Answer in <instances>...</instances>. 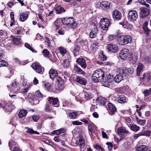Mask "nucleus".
<instances>
[{"mask_svg":"<svg viewBox=\"0 0 151 151\" xmlns=\"http://www.w3.org/2000/svg\"><path fill=\"white\" fill-rule=\"evenodd\" d=\"M72 123L73 124L76 125H80L82 124L81 122H79L78 121H73Z\"/></svg>","mask_w":151,"mask_h":151,"instance_id":"nucleus-55","label":"nucleus"},{"mask_svg":"<svg viewBox=\"0 0 151 151\" xmlns=\"http://www.w3.org/2000/svg\"><path fill=\"white\" fill-rule=\"evenodd\" d=\"M68 116L70 119H74L78 116V114L76 112L73 111L69 114Z\"/></svg>","mask_w":151,"mask_h":151,"instance_id":"nucleus-34","label":"nucleus"},{"mask_svg":"<svg viewBox=\"0 0 151 151\" xmlns=\"http://www.w3.org/2000/svg\"><path fill=\"white\" fill-rule=\"evenodd\" d=\"M129 133V131L124 127H121L117 129V133L120 136H123L125 134H128Z\"/></svg>","mask_w":151,"mask_h":151,"instance_id":"nucleus-15","label":"nucleus"},{"mask_svg":"<svg viewBox=\"0 0 151 151\" xmlns=\"http://www.w3.org/2000/svg\"><path fill=\"white\" fill-rule=\"evenodd\" d=\"M75 143L79 145L81 149H83L85 146V141L83 137L81 135L77 136L75 139ZM82 150L81 149V151Z\"/></svg>","mask_w":151,"mask_h":151,"instance_id":"nucleus-5","label":"nucleus"},{"mask_svg":"<svg viewBox=\"0 0 151 151\" xmlns=\"http://www.w3.org/2000/svg\"><path fill=\"white\" fill-rule=\"evenodd\" d=\"M123 79V76L121 73L117 75L114 78V80L117 83H119Z\"/></svg>","mask_w":151,"mask_h":151,"instance_id":"nucleus-24","label":"nucleus"},{"mask_svg":"<svg viewBox=\"0 0 151 151\" xmlns=\"http://www.w3.org/2000/svg\"><path fill=\"white\" fill-rule=\"evenodd\" d=\"M27 113V111L26 110H21L19 114V116L20 118H23L26 116Z\"/></svg>","mask_w":151,"mask_h":151,"instance_id":"nucleus-37","label":"nucleus"},{"mask_svg":"<svg viewBox=\"0 0 151 151\" xmlns=\"http://www.w3.org/2000/svg\"><path fill=\"white\" fill-rule=\"evenodd\" d=\"M101 5H102L104 7L108 8L109 7L108 2L106 1H102L101 3Z\"/></svg>","mask_w":151,"mask_h":151,"instance_id":"nucleus-52","label":"nucleus"},{"mask_svg":"<svg viewBox=\"0 0 151 151\" xmlns=\"http://www.w3.org/2000/svg\"><path fill=\"white\" fill-rule=\"evenodd\" d=\"M32 119L35 122H37L39 119V117L37 115H34L32 116Z\"/></svg>","mask_w":151,"mask_h":151,"instance_id":"nucleus-57","label":"nucleus"},{"mask_svg":"<svg viewBox=\"0 0 151 151\" xmlns=\"http://www.w3.org/2000/svg\"><path fill=\"white\" fill-rule=\"evenodd\" d=\"M35 96L38 98H42L43 97V95L41 92L39 91H37L35 93Z\"/></svg>","mask_w":151,"mask_h":151,"instance_id":"nucleus-48","label":"nucleus"},{"mask_svg":"<svg viewBox=\"0 0 151 151\" xmlns=\"http://www.w3.org/2000/svg\"><path fill=\"white\" fill-rule=\"evenodd\" d=\"M14 13L12 12H11L10 13V17L11 18V20H12L13 21H15L14 19Z\"/></svg>","mask_w":151,"mask_h":151,"instance_id":"nucleus-64","label":"nucleus"},{"mask_svg":"<svg viewBox=\"0 0 151 151\" xmlns=\"http://www.w3.org/2000/svg\"><path fill=\"white\" fill-rule=\"evenodd\" d=\"M26 132L30 134H39V133L38 132H37L36 131H34L32 129H30L29 128H27V130L26 131Z\"/></svg>","mask_w":151,"mask_h":151,"instance_id":"nucleus-39","label":"nucleus"},{"mask_svg":"<svg viewBox=\"0 0 151 151\" xmlns=\"http://www.w3.org/2000/svg\"><path fill=\"white\" fill-rule=\"evenodd\" d=\"M138 17L137 13L136 11L131 10L129 11L128 18L129 21L134 22L136 20Z\"/></svg>","mask_w":151,"mask_h":151,"instance_id":"nucleus-6","label":"nucleus"},{"mask_svg":"<svg viewBox=\"0 0 151 151\" xmlns=\"http://www.w3.org/2000/svg\"><path fill=\"white\" fill-rule=\"evenodd\" d=\"M106 144L108 146V148L109 150H111L113 148V145L111 142H107Z\"/></svg>","mask_w":151,"mask_h":151,"instance_id":"nucleus-61","label":"nucleus"},{"mask_svg":"<svg viewBox=\"0 0 151 151\" xmlns=\"http://www.w3.org/2000/svg\"><path fill=\"white\" fill-rule=\"evenodd\" d=\"M131 40V37L129 36H121L118 38L117 42L120 45H123L130 43Z\"/></svg>","mask_w":151,"mask_h":151,"instance_id":"nucleus-3","label":"nucleus"},{"mask_svg":"<svg viewBox=\"0 0 151 151\" xmlns=\"http://www.w3.org/2000/svg\"><path fill=\"white\" fill-rule=\"evenodd\" d=\"M45 110L47 112H49L52 110V108L50 105L49 104H47L46 105V107Z\"/></svg>","mask_w":151,"mask_h":151,"instance_id":"nucleus-51","label":"nucleus"},{"mask_svg":"<svg viewBox=\"0 0 151 151\" xmlns=\"http://www.w3.org/2000/svg\"><path fill=\"white\" fill-rule=\"evenodd\" d=\"M59 50L60 53L63 56L66 52V49L63 47H60Z\"/></svg>","mask_w":151,"mask_h":151,"instance_id":"nucleus-50","label":"nucleus"},{"mask_svg":"<svg viewBox=\"0 0 151 151\" xmlns=\"http://www.w3.org/2000/svg\"><path fill=\"white\" fill-rule=\"evenodd\" d=\"M85 98L86 100L91 99L92 97V94L89 92H84L83 93Z\"/></svg>","mask_w":151,"mask_h":151,"instance_id":"nucleus-36","label":"nucleus"},{"mask_svg":"<svg viewBox=\"0 0 151 151\" xmlns=\"http://www.w3.org/2000/svg\"><path fill=\"white\" fill-rule=\"evenodd\" d=\"M119 24L121 25L123 27L125 28L127 27V22H126L122 21L119 23Z\"/></svg>","mask_w":151,"mask_h":151,"instance_id":"nucleus-59","label":"nucleus"},{"mask_svg":"<svg viewBox=\"0 0 151 151\" xmlns=\"http://www.w3.org/2000/svg\"><path fill=\"white\" fill-rule=\"evenodd\" d=\"M55 10L58 14H60L64 12L65 10L61 6H58L55 8Z\"/></svg>","mask_w":151,"mask_h":151,"instance_id":"nucleus-32","label":"nucleus"},{"mask_svg":"<svg viewBox=\"0 0 151 151\" xmlns=\"http://www.w3.org/2000/svg\"><path fill=\"white\" fill-rule=\"evenodd\" d=\"M130 55L129 51L127 48H124L120 51L119 57L121 59L125 60Z\"/></svg>","mask_w":151,"mask_h":151,"instance_id":"nucleus-7","label":"nucleus"},{"mask_svg":"<svg viewBox=\"0 0 151 151\" xmlns=\"http://www.w3.org/2000/svg\"><path fill=\"white\" fill-rule=\"evenodd\" d=\"M117 100L120 103H124L127 102V99L124 96L121 95L118 97Z\"/></svg>","mask_w":151,"mask_h":151,"instance_id":"nucleus-26","label":"nucleus"},{"mask_svg":"<svg viewBox=\"0 0 151 151\" xmlns=\"http://www.w3.org/2000/svg\"><path fill=\"white\" fill-rule=\"evenodd\" d=\"M64 88V86L62 81H60L56 84L55 88L51 91L55 93H58L63 90Z\"/></svg>","mask_w":151,"mask_h":151,"instance_id":"nucleus-8","label":"nucleus"},{"mask_svg":"<svg viewBox=\"0 0 151 151\" xmlns=\"http://www.w3.org/2000/svg\"><path fill=\"white\" fill-rule=\"evenodd\" d=\"M104 72L101 69L96 70L93 73L92 78L95 82H102V85L106 87H109L113 81L112 77L110 74L106 76L104 78Z\"/></svg>","mask_w":151,"mask_h":151,"instance_id":"nucleus-1","label":"nucleus"},{"mask_svg":"<svg viewBox=\"0 0 151 151\" xmlns=\"http://www.w3.org/2000/svg\"><path fill=\"white\" fill-rule=\"evenodd\" d=\"M143 93L145 96H147L151 94V88H150L148 90H146L143 91Z\"/></svg>","mask_w":151,"mask_h":151,"instance_id":"nucleus-43","label":"nucleus"},{"mask_svg":"<svg viewBox=\"0 0 151 151\" xmlns=\"http://www.w3.org/2000/svg\"><path fill=\"white\" fill-rule=\"evenodd\" d=\"M11 88H10L9 91L10 92H13L18 86V84L16 82L12 83L11 84Z\"/></svg>","mask_w":151,"mask_h":151,"instance_id":"nucleus-35","label":"nucleus"},{"mask_svg":"<svg viewBox=\"0 0 151 151\" xmlns=\"http://www.w3.org/2000/svg\"><path fill=\"white\" fill-rule=\"evenodd\" d=\"M60 19H57L53 23V25H60Z\"/></svg>","mask_w":151,"mask_h":151,"instance_id":"nucleus-54","label":"nucleus"},{"mask_svg":"<svg viewBox=\"0 0 151 151\" xmlns=\"http://www.w3.org/2000/svg\"><path fill=\"white\" fill-rule=\"evenodd\" d=\"M143 132H141L140 133L137 134H135L134 135V138L135 139H137L138 137L140 136H143Z\"/></svg>","mask_w":151,"mask_h":151,"instance_id":"nucleus-53","label":"nucleus"},{"mask_svg":"<svg viewBox=\"0 0 151 151\" xmlns=\"http://www.w3.org/2000/svg\"><path fill=\"white\" fill-rule=\"evenodd\" d=\"M22 91L21 89L19 87H17L16 89H15L13 92L16 94H17L19 93H20V92Z\"/></svg>","mask_w":151,"mask_h":151,"instance_id":"nucleus-56","label":"nucleus"},{"mask_svg":"<svg viewBox=\"0 0 151 151\" xmlns=\"http://www.w3.org/2000/svg\"><path fill=\"white\" fill-rule=\"evenodd\" d=\"M143 69V65L142 63H139L137 70V74L138 76H139L141 70Z\"/></svg>","mask_w":151,"mask_h":151,"instance_id":"nucleus-31","label":"nucleus"},{"mask_svg":"<svg viewBox=\"0 0 151 151\" xmlns=\"http://www.w3.org/2000/svg\"><path fill=\"white\" fill-rule=\"evenodd\" d=\"M48 101L50 104H52L54 106L58 107L59 106L58 103V99L57 98L49 97Z\"/></svg>","mask_w":151,"mask_h":151,"instance_id":"nucleus-19","label":"nucleus"},{"mask_svg":"<svg viewBox=\"0 0 151 151\" xmlns=\"http://www.w3.org/2000/svg\"><path fill=\"white\" fill-rule=\"evenodd\" d=\"M79 42L80 44L82 46H86L88 44L87 41L86 40H81Z\"/></svg>","mask_w":151,"mask_h":151,"instance_id":"nucleus-47","label":"nucleus"},{"mask_svg":"<svg viewBox=\"0 0 151 151\" xmlns=\"http://www.w3.org/2000/svg\"><path fill=\"white\" fill-rule=\"evenodd\" d=\"M129 127L131 130L135 132L138 131L139 129V127L136 124H131Z\"/></svg>","mask_w":151,"mask_h":151,"instance_id":"nucleus-33","label":"nucleus"},{"mask_svg":"<svg viewBox=\"0 0 151 151\" xmlns=\"http://www.w3.org/2000/svg\"><path fill=\"white\" fill-rule=\"evenodd\" d=\"M43 86L47 90L52 92L51 91L53 90V89L52 88V86L50 83L47 82H44L43 83Z\"/></svg>","mask_w":151,"mask_h":151,"instance_id":"nucleus-25","label":"nucleus"},{"mask_svg":"<svg viewBox=\"0 0 151 151\" xmlns=\"http://www.w3.org/2000/svg\"><path fill=\"white\" fill-rule=\"evenodd\" d=\"M8 65V63L5 61L0 59V67L6 66Z\"/></svg>","mask_w":151,"mask_h":151,"instance_id":"nucleus-45","label":"nucleus"},{"mask_svg":"<svg viewBox=\"0 0 151 151\" xmlns=\"http://www.w3.org/2000/svg\"><path fill=\"white\" fill-rule=\"evenodd\" d=\"M111 24L109 20L106 18H101L100 22V26L103 30L107 31Z\"/></svg>","mask_w":151,"mask_h":151,"instance_id":"nucleus-4","label":"nucleus"},{"mask_svg":"<svg viewBox=\"0 0 151 151\" xmlns=\"http://www.w3.org/2000/svg\"><path fill=\"white\" fill-rule=\"evenodd\" d=\"M137 123L139 125L142 126H144L146 123V120L145 119H139L138 118H136Z\"/></svg>","mask_w":151,"mask_h":151,"instance_id":"nucleus-38","label":"nucleus"},{"mask_svg":"<svg viewBox=\"0 0 151 151\" xmlns=\"http://www.w3.org/2000/svg\"><path fill=\"white\" fill-rule=\"evenodd\" d=\"M97 27L95 24L93 25V28L92 29L90 32L89 35L91 38H94L96 37L98 32Z\"/></svg>","mask_w":151,"mask_h":151,"instance_id":"nucleus-16","label":"nucleus"},{"mask_svg":"<svg viewBox=\"0 0 151 151\" xmlns=\"http://www.w3.org/2000/svg\"><path fill=\"white\" fill-rule=\"evenodd\" d=\"M73 70L77 74L84 75L86 73L84 71L77 65L74 66Z\"/></svg>","mask_w":151,"mask_h":151,"instance_id":"nucleus-22","label":"nucleus"},{"mask_svg":"<svg viewBox=\"0 0 151 151\" xmlns=\"http://www.w3.org/2000/svg\"><path fill=\"white\" fill-rule=\"evenodd\" d=\"M61 21L64 24L70 27L75 28L77 25V23L72 17L63 18L61 19Z\"/></svg>","mask_w":151,"mask_h":151,"instance_id":"nucleus-2","label":"nucleus"},{"mask_svg":"<svg viewBox=\"0 0 151 151\" xmlns=\"http://www.w3.org/2000/svg\"><path fill=\"white\" fill-rule=\"evenodd\" d=\"M107 48L109 52L112 53L116 52L118 50L117 46L113 44H109L107 46Z\"/></svg>","mask_w":151,"mask_h":151,"instance_id":"nucleus-11","label":"nucleus"},{"mask_svg":"<svg viewBox=\"0 0 151 151\" xmlns=\"http://www.w3.org/2000/svg\"><path fill=\"white\" fill-rule=\"evenodd\" d=\"M45 42L46 44L49 46L50 45V41L49 40V38L47 37H46L45 38Z\"/></svg>","mask_w":151,"mask_h":151,"instance_id":"nucleus-60","label":"nucleus"},{"mask_svg":"<svg viewBox=\"0 0 151 151\" xmlns=\"http://www.w3.org/2000/svg\"><path fill=\"white\" fill-rule=\"evenodd\" d=\"M3 108L7 112H11L12 110V106L9 104H6Z\"/></svg>","mask_w":151,"mask_h":151,"instance_id":"nucleus-30","label":"nucleus"},{"mask_svg":"<svg viewBox=\"0 0 151 151\" xmlns=\"http://www.w3.org/2000/svg\"><path fill=\"white\" fill-rule=\"evenodd\" d=\"M13 43L17 45H20L21 44L20 37L17 36V37H13Z\"/></svg>","mask_w":151,"mask_h":151,"instance_id":"nucleus-28","label":"nucleus"},{"mask_svg":"<svg viewBox=\"0 0 151 151\" xmlns=\"http://www.w3.org/2000/svg\"><path fill=\"white\" fill-rule=\"evenodd\" d=\"M76 81L78 83L83 85L87 84V80L81 76H78L76 79Z\"/></svg>","mask_w":151,"mask_h":151,"instance_id":"nucleus-21","label":"nucleus"},{"mask_svg":"<svg viewBox=\"0 0 151 151\" xmlns=\"http://www.w3.org/2000/svg\"><path fill=\"white\" fill-rule=\"evenodd\" d=\"M98 57L100 60L102 61H105L107 59L106 56L104 55L102 51H100L99 52Z\"/></svg>","mask_w":151,"mask_h":151,"instance_id":"nucleus-29","label":"nucleus"},{"mask_svg":"<svg viewBox=\"0 0 151 151\" xmlns=\"http://www.w3.org/2000/svg\"><path fill=\"white\" fill-rule=\"evenodd\" d=\"M147 147L145 145H140L136 148V151H147Z\"/></svg>","mask_w":151,"mask_h":151,"instance_id":"nucleus-27","label":"nucleus"},{"mask_svg":"<svg viewBox=\"0 0 151 151\" xmlns=\"http://www.w3.org/2000/svg\"><path fill=\"white\" fill-rule=\"evenodd\" d=\"M140 11V17L142 19L147 17L150 12V10L149 9L144 7L141 8Z\"/></svg>","mask_w":151,"mask_h":151,"instance_id":"nucleus-10","label":"nucleus"},{"mask_svg":"<svg viewBox=\"0 0 151 151\" xmlns=\"http://www.w3.org/2000/svg\"><path fill=\"white\" fill-rule=\"evenodd\" d=\"M67 58L63 60L62 65L64 68H66L70 66V62L71 61V57L68 54H67Z\"/></svg>","mask_w":151,"mask_h":151,"instance_id":"nucleus-13","label":"nucleus"},{"mask_svg":"<svg viewBox=\"0 0 151 151\" xmlns=\"http://www.w3.org/2000/svg\"><path fill=\"white\" fill-rule=\"evenodd\" d=\"M148 24L147 22H145L143 24L142 28L145 32L147 36H149L151 33V31L147 27Z\"/></svg>","mask_w":151,"mask_h":151,"instance_id":"nucleus-18","label":"nucleus"},{"mask_svg":"<svg viewBox=\"0 0 151 151\" xmlns=\"http://www.w3.org/2000/svg\"><path fill=\"white\" fill-rule=\"evenodd\" d=\"M145 79H147L148 81H150L151 79V77L150 74L148 73H146V77Z\"/></svg>","mask_w":151,"mask_h":151,"instance_id":"nucleus-62","label":"nucleus"},{"mask_svg":"<svg viewBox=\"0 0 151 151\" xmlns=\"http://www.w3.org/2000/svg\"><path fill=\"white\" fill-rule=\"evenodd\" d=\"M31 67L36 72L40 74H42V69L39 63H33Z\"/></svg>","mask_w":151,"mask_h":151,"instance_id":"nucleus-9","label":"nucleus"},{"mask_svg":"<svg viewBox=\"0 0 151 151\" xmlns=\"http://www.w3.org/2000/svg\"><path fill=\"white\" fill-rule=\"evenodd\" d=\"M28 16L27 12L21 13L19 14L20 20L24 22L27 19Z\"/></svg>","mask_w":151,"mask_h":151,"instance_id":"nucleus-23","label":"nucleus"},{"mask_svg":"<svg viewBox=\"0 0 151 151\" xmlns=\"http://www.w3.org/2000/svg\"><path fill=\"white\" fill-rule=\"evenodd\" d=\"M93 123H88V131L91 133V134H92L93 132Z\"/></svg>","mask_w":151,"mask_h":151,"instance_id":"nucleus-41","label":"nucleus"},{"mask_svg":"<svg viewBox=\"0 0 151 151\" xmlns=\"http://www.w3.org/2000/svg\"><path fill=\"white\" fill-rule=\"evenodd\" d=\"M112 17L114 20L118 21L121 19L122 14L119 11L115 10L112 12Z\"/></svg>","mask_w":151,"mask_h":151,"instance_id":"nucleus-14","label":"nucleus"},{"mask_svg":"<svg viewBox=\"0 0 151 151\" xmlns=\"http://www.w3.org/2000/svg\"><path fill=\"white\" fill-rule=\"evenodd\" d=\"M16 142L13 139H11L9 143V145L10 150H11L12 148L14 146L16 145Z\"/></svg>","mask_w":151,"mask_h":151,"instance_id":"nucleus-40","label":"nucleus"},{"mask_svg":"<svg viewBox=\"0 0 151 151\" xmlns=\"http://www.w3.org/2000/svg\"><path fill=\"white\" fill-rule=\"evenodd\" d=\"M43 54L45 57H49V52L46 49L42 51Z\"/></svg>","mask_w":151,"mask_h":151,"instance_id":"nucleus-49","label":"nucleus"},{"mask_svg":"<svg viewBox=\"0 0 151 151\" xmlns=\"http://www.w3.org/2000/svg\"><path fill=\"white\" fill-rule=\"evenodd\" d=\"M76 62L78 65H80L81 67L85 68L86 67V63L85 59L82 58H79L77 59Z\"/></svg>","mask_w":151,"mask_h":151,"instance_id":"nucleus-17","label":"nucleus"},{"mask_svg":"<svg viewBox=\"0 0 151 151\" xmlns=\"http://www.w3.org/2000/svg\"><path fill=\"white\" fill-rule=\"evenodd\" d=\"M50 75V77L52 79H54V78L58 76V73L57 71L54 69H50L49 71Z\"/></svg>","mask_w":151,"mask_h":151,"instance_id":"nucleus-20","label":"nucleus"},{"mask_svg":"<svg viewBox=\"0 0 151 151\" xmlns=\"http://www.w3.org/2000/svg\"><path fill=\"white\" fill-rule=\"evenodd\" d=\"M108 110L110 115H113L116 111V109L114 104L109 103L108 105Z\"/></svg>","mask_w":151,"mask_h":151,"instance_id":"nucleus-12","label":"nucleus"},{"mask_svg":"<svg viewBox=\"0 0 151 151\" xmlns=\"http://www.w3.org/2000/svg\"><path fill=\"white\" fill-rule=\"evenodd\" d=\"M127 70L128 73H129V74H130L133 73L134 72V70L132 68H128L127 69Z\"/></svg>","mask_w":151,"mask_h":151,"instance_id":"nucleus-58","label":"nucleus"},{"mask_svg":"<svg viewBox=\"0 0 151 151\" xmlns=\"http://www.w3.org/2000/svg\"><path fill=\"white\" fill-rule=\"evenodd\" d=\"M80 47L78 45H76L73 51L75 55H77V53H78L80 50Z\"/></svg>","mask_w":151,"mask_h":151,"instance_id":"nucleus-44","label":"nucleus"},{"mask_svg":"<svg viewBox=\"0 0 151 151\" xmlns=\"http://www.w3.org/2000/svg\"><path fill=\"white\" fill-rule=\"evenodd\" d=\"M25 46L27 48L29 49L32 52H36V50L32 48V47L28 43H26L25 44Z\"/></svg>","mask_w":151,"mask_h":151,"instance_id":"nucleus-42","label":"nucleus"},{"mask_svg":"<svg viewBox=\"0 0 151 151\" xmlns=\"http://www.w3.org/2000/svg\"><path fill=\"white\" fill-rule=\"evenodd\" d=\"M98 42L96 41L94 42L91 44V47L93 50H94L98 47Z\"/></svg>","mask_w":151,"mask_h":151,"instance_id":"nucleus-46","label":"nucleus"},{"mask_svg":"<svg viewBox=\"0 0 151 151\" xmlns=\"http://www.w3.org/2000/svg\"><path fill=\"white\" fill-rule=\"evenodd\" d=\"M124 119L125 120V121L128 123H130L131 122V119L130 118L128 117H125L124 118Z\"/></svg>","mask_w":151,"mask_h":151,"instance_id":"nucleus-63","label":"nucleus"}]
</instances>
